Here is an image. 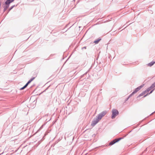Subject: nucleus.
I'll return each mask as SVG.
<instances>
[{"label": "nucleus", "instance_id": "obj_11", "mask_svg": "<svg viewBox=\"0 0 155 155\" xmlns=\"http://www.w3.org/2000/svg\"><path fill=\"white\" fill-rule=\"evenodd\" d=\"M155 83L152 85V87H153H153H154V86H155Z\"/></svg>", "mask_w": 155, "mask_h": 155}, {"label": "nucleus", "instance_id": "obj_15", "mask_svg": "<svg viewBox=\"0 0 155 155\" xmlns=\"http://www.w3.org/2000/svg\"><path fill=\"white\" fill-rule=\"evenodd\" d=\"M128 98H127V100L128 99Z\"/></svg>", "mask_w": 155, "mask_h": 155}, {"label": "nucleus", "instance_id": "obj_14", "mask_svg": "<svg viewBox=\"0 0 155 155\" xmlns=\"http://www.w3.org/2000/svg\"><path fill=\"white\" fill-rule=\"evenodd\" d=\"M148 91H149V90H148L147 91V92H148Z\"/></svg>", "mask_w": 155, "mask_h": 155}, {"label": "nucleus", "instance_id": "obj_13", "mask_svg": "<svg viewBox=\"0 0 155 155\" xmlns=\"http://www.w3.org/2000/svg\"><path fill=\"white\" fill-rule=\"evenodd\" d=\"M152 91H151L150 92V93H151L152 92Z\"/></svg>", "mask_w": 155, "mask_h": 155}, {"label": "nucleus", "instance_id": "obj_8", "mask_svg": "<svg viewBox=\"0 0 155 155\" xmlns=\"http://www.w3.org/2000/svg\"><path fill=\"white\" fill-rule=\"evenodd\" d=\"M155 63V62L152 61L149 63L147 65L149 67H151L152 66L154 63Z\"/></svg>", "mask_w": 155, "mask_h": 155}, {"label": "nucleus", "instance_id": "obj_1", "mask_svg": "<svg viewBox=\"0 0 155 155\" xmlns=\"http://www.w3.org/2000/svg\"><path fill=\"white\" fill-rule=\"evenodd\" d=\"M118 114L119 112L117 110L115 109H113L112 111V118H114L116 116L118 115Z\"/></svg>", "mask_w": 155, "mask_h": 155}, {"label": "nucleus", "instance_id": "obj_10", "mask_svg": "<svg viewBox=\"0 0 155 155\" xmlns=\"http://www.w3.org/2000/svg\"><path fill=\"white\" fill-rule=\"evenodd\" d=\"M143 95V93H142L141 94H140L139 95V96H142Z\"/></svg>", "mask_w": 155, "mask_h": 155}, {"label": "nucleus", "instance_id": "obj_3", "mask_svg": "<svg viewBox=\"0 0 155 155\" xmlns=\"http://www.w3.org/2000/svg\"><path fill=\"white\" fill-rule=\"evenodd\" d=\"M121 139H122V138H119L116 139H114V140L113 141H112L110 143L109 145H112L114 144L115 143H116L118 142V141H119Z\"/></svg>", "mask_w": 155, "mask_h": 155}, {"label": "nucleus", "instance_id": "obj_6", "mask_svg": "<svg viewBox=\"0 0 155 155\" xmlns=\"http://www.w3.org/2000/svg\"><path fill=\"white\" fill-rule=\"evenodd\" d=\"M14 0H7L5 2V4L8 5H9L11 3L13 2Z\"/></svg>", "mask_w": 155, "mask_h": 155}, {"label": "nucleus", "instance_id": "obj_12", "mask_svg": "<svg viewBox=\"0 0 155 155\" xmlns=\"http://www.w3.org/2000/svg\"><path fill=\"white\" fill-rule=\"evenodd\" d=\"M155 83L152 85V87H153H153H154V86H155Z\"/></svg>", "mask_w": 155, "mask_h": 155}, {"label": "nucleus", "instance_id": "obj_2", "mask_svg": "<svg viewBox=\"0 0 155 155\" xmlns=\"http://www.w3.org/2000/svg\"><path fill=\"white\" fill-rule=\"evenodd\" d=\"M107 113L106 111H104L100 113L98 116L97 118L101 120L102 117H104Z\"/></svg>", "mask_w": 155, "mask_h": 155}, {"label": "nucleus", "instance_id": "obj_9", "mask_svg": "<svg viewBox=\"0 0 155 155\" xmlns=\"http://www.w3.org/2000/svg\"><path fill=\"white\" fill-rule=\"evenodd\" d=\"M101 40V39H98L97 40H95V41H94V43L96 44H98L99 42Z\"/></svg>", "mask_w": 155, "mask_h": 155}, {"label": "nucleus", "instance_id": "obj_7", "mask_svg": "<svg viewBox=\"0 0 155 155\" xmlns=\"http://www.w3.org/2000/svg\"><path fill=\"white\" fill-rule=\"evenodd\" d=\"M140 89V88L139 87H138L137 88L135 91H134V92H132V94L130 95V96L131 95H132L133 94H134L136 93L137 91H138Z\"/></svg>", "mask_w": 155, "mask_h": 155}, {"label": "nucleus", "instance_id": "obj_5", "mask_svg": "<svg viewBox=\"0 0 155 155\" xmlns=\"http://www.w3.org/2000/svg\"><path fill=\"white\" fill-rule=\"evenodd\" d=\"M97 118L95 120H94L91 124V125L92 126H94L100 120Z\"/></svg>", "mask_w": 155, "mask_h": 155}, {"label": "nucleus", "instance_id": "obj_4", "mask_svg": "<svg viewBox=\"0 0 155 155\" xmlns=\"http://www.w3.org/2000/svg\"><path fill=\"white\" fill-rule=\"evenodd\" d=\"M34 79V78L31 79L27 83V84L22 87L20 89V90H22L25 89L26 87L28 86L29 84Z\"/></svg>", "mask_w": 155, "mask_h": 155}]
</instances>
